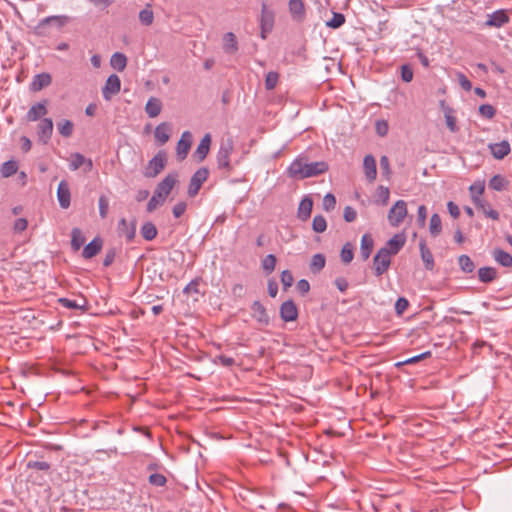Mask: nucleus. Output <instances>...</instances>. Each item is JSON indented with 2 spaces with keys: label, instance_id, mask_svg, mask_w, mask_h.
<instances>
[{
  "label": "nucleus",
  "instance_id": "nucleus-24",
  "mask_svg": "<svg viewBox=\"0 0 512 512\" xmlns=\"http://www.w3.org/2000/svg\"><path fill=\"white\" fill-rule=\"evenodd\" d=\"M313 208V201L310 197H304L298 207L297 216L300 220L306 221L310 216Z\"/></svg>",
  "mask_w": 512,
  "mask_h": 512
},
{
  "label": "nucleus",
  "instance_id": "nucleus-54",
  "mask_svg": "<svg viewBox=\"0 0 512 512\" xmlns=\"http://www.w3.org/2000/svg\"><path fill=\"white\" fill-rule=\"evenodd\" d=\"M485 189V182L484 181H476L474 182L470 187L469 190L471 192V197L478 196L480 197Z\"/></svg>",
  "mask_w": 512,
  "mask_h": 512
},
{
  "label": "nucleus",
  "instance_id": "nucleus-48",
  "mask_svg": "<svg viewBox=\"0 0 512 512\" xmlns=\"http://www.w3.org/2000/svg\"><path fill=\"white\" fill-rule=\"evenodd\" d=\"M340 256H341L342 262L345 263V264H348V263H350L353 260L354 253H353V248L350 245V243H346L342 247Z\"/></svg>",
  "mask_w": 512,
  "mask_h": 512
},
{
  "label": "nucleus",
  "instance_id": "nucleus-43",
  "mask_svg": "<svg viewBox=\"0 0 512 512\" xmlns=\"http://www.w3.org/2000/svg\"><path fill=\"white\" fill-rule=\"evenodd\" d=\"M74 125L70 120H61L57 123V129L63 137H70L73 133Z\"/></svg>",
  "mask_w": 512,
  "mask_h": 512
},
{
  "label": "nucleus",
  "instance_id": "nucleus-12",
  "mask_svg": "<svg viewBox=\"0 0 512 512\" xmlns=\"http://www.w3.org/2000/svg\"><path fill=\"white\" fill-rule=\"evenodd\" d=\"M47 101L38 102L33 104L26 114V120L28 122H35L41 119L48 113Z\"/></svg>",
  "mask_w": 512,
  "mask_h": 512
},
{
  "label": "nucleus",
  "instance_id": "nucleus-59",
  "mask_svg": "<svg viewBox=\"0 0 512 512\" xmlns=\"http://www.w3.org/2000/svg\"><path fill=\"white\" fill-rule=\"evenodd\" d=\"M377 196H378L379 200L381 201L382 205H386L389 201V196H390L389 188L384 187V186H379L377 189Z\"/></svg>",
  "mask_w": 512,
  "mask_h": 512
},
{
  "label": "nucleus",
  "instance_id": "nucleus-13",
  "mask_svg": "<svg viewBox=\"0 0 512 512\" xmlns=\"http://www.w3.org/2000/svg\"><path fill=\"white\" fill-rule=\"evenodd\" d=\"M280 317L285 322H290L297 319L298 309L292 300H287L281 304Z\"/></svg>",
  "mask_w": 512,
  "mask_h": 512
},
{
  "label": "nucleus",
  "instance_id": "nucleus-35",
  "mask_svg": "<svg viewBox=\"0 0 512 512\" xmlns=\"http://www.w3.org/2000/svg\"><path fill=\"white\" fill-rule=\"evenodd\" d=\"M326 263V258L323 254L317 253L312 256L310 262V270L312 273H319L324 267Z\"/></svg>",
  "mask_w": 512,
  "mask_h": 512
},
{
  "label": "nucleus",
  "instance_id": "nucleus-37",
  "mask_svg": "<svg viewBox=\"0 0 512 512\" xmlns=\"http://www.w3.org/2000/svg\"><path fill=\"white\" fill-rule=\"evenodd\" d=\"M85 243V237L79 228H73L71 232V246L74 250H79Z\"/></svg>",
  "mask_w": 512,
  "mask_h": 512
},
{
  "label": "nucleus",
  "instance_id": "nucleus-33",
  "mask_svg": "<svg viewBox=\"0 0 512 512\" xmlns=\"http://www.w3.org/2000/svg\"><path fill=\"white\" fill-rule=\"evenodd\" d=\"M497 277V270L493 267H482L478 270V278L483 283H490Z\"/></svg>",
  "mask_w": 512,
  "mask_h": 512
},
{
  "label": "nucleus",
  "instance_id": "nucleus-64",
  "mask_svg": "<svg viewBox=\"0 0 512 512\" xmlns=\"http://www.w3.org/2000/svg\"><path fill=\"white\" fill-rule=\"evenodd\" d=\"M28 226V221L25 218H18L13 225V230L16 233L23 232Z\"/></svg>",
  "mask_w": 512,
  "mask_h": 512
},
{
  "label": "nucleus",
  "instance_id": "nucleus-42",
  "mask_svg": "<svg viewBox=\"0 0 512 512\" xmlns=\"http://www.w3.org/2000/svg\"><path fill=\"white\" fill-rule=\"evenodd\" d=\"M18 170L17 162L14 160H8L4 162L1 166V174L3 177L8 178L14 175Z\"/></svg>",
  "mask_w": 512,
  "mask_h": 512
},
{
  "label": "nucleus",
  "instance_id": "nucleus-29",
  "mask_svg": "<svg viewBox=\"0 0 512 512\" xmlns=\"http://www.w3.org/2000/svg\"><path fill=\"white\" fill-rule=\"evenodd\" d=\"M374 247V241L369 234H364L361 238L360 254L363 260H367Z\"/></svg>",
  "mask_w": 512,
  "mask_h": 512
},
{
  "label": "nucleus",
  "instance_id": "nucleus-19",
  "mask_svg": "<svg viewBox=\"0 0 512 512\" xmlns=\"http://www.w3.org/2000/svg\"><path fill=\"white\" fill-rule=\"evenodd\" d=\"M211 145V135L209 133L205 134L198 144L194 156L197 158L199 162H202L208 155L210 151Z\"/></svg>",
  "mask_w": 512,
  "mask_h": 512
},
{
  "label": "nucleus",
  "instance_id": "nucleus-23",
  "mask_svg": "<svg viewBox=\"0 0 512 512\" xmlns=\"http://www.w3.org/2000/svg\"><path fill=\"white\" fill-rule=\"evenodd\" d=\"M171 126L167 122L160 123L154 131L155 139L159 144H165L170 138Z\"/></svg>",
  "mask_w": 512,
  "mask_h": 512
},
{
  "label": "nucleus",
  "instance_id": "nucleus-21",
  "mask_svg": "<svg viewBox=\"0 0 512 512\" xmlns=\"http://www.w3.org/2000/svg\"><path fill=\"white\" fill-rule=\"evenodd\" d=\"M489 148L493 157L499 160L503 159L511 151L510 144L506 140H503L499 143L490 144Z\"/></svg>",
  "mask_w": 512,
  "mask_h": 512
},
{
  "label": "nucleus",
  "instance_id": "nucleus-25",
  "mask_svg": "<svg viewBox=\"0 0 512 512\" xmlns=\"http://www.w3.org/2000/svg\"><path fill=\"white\" fill-rule=\"evenodd\" d=\"M419 249H420L421 259L424 263V267L427 270H430V271L433 270L434 257L432 255L431 251L429 250V248L427 247L425 240L420 241Z\"/></svg>",
  "mask_w": 512,
  "mask_h": 512
},
{
  "label": "nucleus",
  "instance_id": "nucleus-16",
  "mask_svg": "<svg viewBox=\"0 0 512 512\" xmlns=\"http://www.w3.org/2000/svg\"><path fill=\"white\" fill-rule=\"evenodd\" d=\"M363 170L366 179L372 183L377 177V166L376 160L372 155H366L363 160Z\"/></svg>",
  "mask_w": 512,
  "mask_h": 512
},
{
  "label": "nucleus",
  "instance_id": "nucleus-56",
  "mask_svg": "<svg viewBox=\"0 0 512 512\" xmlns=\"http://www.w3.org/2000/svg\"><path fill=\"white\" fill-rule=\"evenodd\" d=\"M336 198L333 194L328 193L323 198V209L326 211H331L335 208Z\"/></svg>",
  "mask_w": 512,
  "mask_h": 512
},
{
  "label": "nucleus",
  "instance_id": "nucleus-20",
  "mask_svg": "<svg viewBox=\"0 0 512 512\" xmlns=\"http://www.w3.org/2000/svg\"><path fill=\"white\" fill-rule=\"evenodd\" d=\"M289 11L292 19L297 22H302L305 18V6L302 0H290Z\"/></svg>",
  "mask_w": 512,
  "mask_h": 512
},
{
  "label": "nucleus",
  "instance_id": "nucleus-5",
  "mask_svg": "<svg viewBox=\"0 0 512 512\" xmlns=\"http://www.w3.org/2000/svg\"><path fill=\"white\" fill-rule=\"evenodd\" d=\"M391 264V255L387 247H382L378 250L374 257L373 268L376 276H381L385 273Z\"/></svg>",
  "mask_w": 512,
  "mask_h": 512
},
{
  "label": "nucleus",
  "instance_id": "nucleus-36",
  "mask_svg": "<svg viewBox=\"0 0 512 512\" xmlns=\"http://www.w3.org/2000/svg\"><path fill=\"white\" fill-rule=\"evenodd\" d=\"M110 64L114 69L123 71L127 65V58L124 54L116 52L112 55Z\"/></svg>",
  "mask_w": 512,
  "mask_h": 512
},
{
  "label": "nucleus",
  "instance_id": "nucleus-32",
  "mask_svg": "<svg viewBox=\"0 0 512 512\" xmlns=\"http://www.w3.org/2000/svg\"><path fill=\"white\" fill-rule=\"evenodd\" d=\"M261 30L263 32H269L272 30L273 27V14L267 10V7L265 4L262 6V13H261Z\"/></svg>",
  "mask_w": 512,
  "mask_h": 512
},
{
  "label": "nucleus",
  "instance_id": "nucleus-44",
  "mask_svg": "<svg viewBox=\"0 0 512 512\" xmlns=\"http://www.w3.org/2000/svg\"><path fill=\"white\" fill-rule=\"evenodd\" d=\"M85 162H86V158L81 153H78V152L73 153L70 156L69 168L72 171H75V170L79 169L81 166H83Z\"/></svg>",
  "mask_w": 512,
  "mask_h": 512
},
{
  "label": "nucleus",
  "instance_id": "nucleus-57",
  "mask_svg": "<svg viewBox=\"0 0 512 512\" xmlns=\"http://www.w3.org/2000/svg\"><path fill=\"white\" fill-rule=\"evenodd\" d=\"M409 302L404 297H399L395 303V312L397 315H402L408 308Z\"/></svg>",
  "mask_w": 512,
  "mask_h": 512
},
{
  "label": "nucleus",
  "instance_id": "nucleus-18",
  "mask_svg": "<svg viewBox=\"0 0 512 512\" xmlns=\"http://www.w3.org/2000/svg\"><path fill=\"white\" fill-rule=\"evenodd\" d=\"M57 199L59 205L63 209H67L70 206L71 194L68 183L66 181H61L57 188Z\"/></svg>",
  "mask_w": 512,
  "mask_h": 512
},
{
  "label": "nucleus",
  "instance_id": "nucleus-7",
  "mask_svg": "<svg viewBox=\"0 0 512 512\" xmlns=\"http://www.w3.org/2000/svg\"><path fill=\"white\" fill-rule=\"evenodd\" d=\"M407 215V205L403 200H398L388 212V221L393 227L403 222Z\"/></svg>",
  "mask_w": 512,
  "mask_h": 512
},
{
  "label": "nucleus",
  "instance_id": "nucleus-55",
  "mask_svg": "<svg viewBox=\"0 0 512 512\" xmlns=\"http://www.w3.org/2000/svg\"><path fill=\"white\" fill-rule=\"evenodd\" d=\"M479 113L487 118V119H491L494 117L495 113H496V110L495 108L490 105V104H483L479 107Z\"/></svg>",
  "mask_w": 512,
  "mask_h": 512
},
{
  "label": "nucleus",
  "instance_id": "nucleus-9",
  "mask_svg": "<svg viewBox=\"0 0 512 512\" xmlns=\"http://www.w3.org/2000/svg\"><path fill=\"white\" fill-rule=\"evenodd\" d=\"M38 141L42 144H47L53 133V121L51 118H43L37 125Z\"/></svg>",
  "mask_w": 512,
  "mask_h": 512
},
{
  "label": "nucleus",
  "instance_id": "nucleus-50",
  "mask_svg": "<svg viewBox=\"0 0 512 512\" xmlns=\"http://www.w3.org/2000/svg\"><path fill=\"white\" fill-rule=\"evenodd\" d=\"M345 23V17L341 13H333V17L326 24L328 27L336 29Z\"/></svg>",
  "mask_w": 512,
  "mask_h": 512
},
{
  "label": "nucleus",
  "instance_id": "nucleus-58",
  "mask_svg": "<svg viewBox=\"0 0 512 512\" xmlns=\"http://www.w3.org/2000/svg\"><path fill=\"white\" fill-rule=\"evenodd\" d=\"M375 129H376V133L383 137V136H386L387 133H388V130H389V126H388V123L387 121L385 120H377L376 123H375Z\"/></svg>",
  "mask_w": 512,
  "mask_h": 512
},
{
  "label": "nucleus",
  "instance_id": "nucleus-49",
  "mask_svg": "<svg viewBox=\"0 0 512 512\" xmlns=\"http://www.w3.org/2000/svg\"><path fill=\"white\" fill-rule=\"evenodd\" d=\"M99 215L102 219H105L108 215L109 199L105 195H101L98 200Z\"/></svg>",
  "mask_w": 512,
  "mask_h": 512
},
{
  "label": "nucleus",
  "instance_id": "nucleus-26",
  "mask_svg": "<svg viewBox=\"0 0 512 512\" xmlns=\"http://www.w3.org/2000/svg\"><path fill=\"white\" fill-rule=\"evenodd\" d=\"M404 244L405 237L401 234H396L391 239L388 240L384 247L388 248V252L390 255H395L400 251Z\"/></svg>",
  "mask_w": 512,
  "mask_h": 512
},
{
  "label": "nucleus",
  "instance_id": "nucleus-2",
  "mask_svg": "<svg viewBox=\"0 0 512 512\" xmlns=\"http://www.w3.org/2000/svg\"><path fill=\"white\" fill-rule=\"evenodd\" d=\"M234 151V141L231 137L222 139L216 154L217 169L223 177H228L234 169L231 162V155Z\"/></svg>",
  "mask_w": 512,
  "mask_h": 512
},
{
  "label": "nucleus",
  "instance_id": "nucleus-14",
  "mask_svg": "<svg viewBox=\"0 0 512 512\" xmlns=\"http://www.w3.org/2000/svg\"><path fill=\"white\" fill-rule=\"evenodd\" d=\"M117 231L119 236L125 237L127 242H131L136 235V224L135 222L128 223L125 218H122L118 222Z\"/></svg>",
  "mask_w": 512,
  "mask_h": 512
},
{
  "label": "nucleus",
  "instance_id": "nucleus-39",
  "mask_svg": "<svg viewBox=\"0 0 512 512\" xmlns=\"http://www.w3.org/2000/svg\"><path fill=\"white\" fill-rule=\"evenodd\" d=\"M58 302L65 308L68 309H81L84 310L87 305V301L83 298L81 303L76 300H71L68 298H60Z\"/></svg>",
  "mask_w": 512,
  "mask_h": 512
},
{
  "label": "nucleus",
  "instance_id": "nucleus-31",
  "mask_svg": "<svg viewBox=\"0 0 512 512\" xmlns=\"http://www.w3.org/2000/svg\"><path fill=\"white\" fill-rule=\"evenodd\" d=\"M492 256L494 260L502 265L503 267H511L512 266V255L502 249H494L492 252Z\"/></svg>",
  "mask_w": 512,
  "mask_h": 512
},
{
  "label": "nucleus",
  "instance_id": "nucleus-63",
  "mask_svg": "<svg viewBox=\"0 0 512 512\" xmlns=\"http://www.w3.org/2000/svg\"><path fill=\"white\" fill-rule=\"evenodd\" d=\"M186 208H187V204L184 201L178 202L176 205H174V207L172 209V213H173L174 217H176V218L181 217L185 213Z\"/></svg>",
  "mask_w": 512,
  "mask_h": 512
},
{
  "label": "nucleus",
  "instance_id": "nucleus-17",
  "mask_svg": "<svg viewBox=\"0 0 512 512\" xmlns=\"http://www.w3.org/2000/svg\"><path fill=\"white\" fill-rule=\"evenodd\" d=\"M509 21V17L504 10H497L487 15L485 25L489 27L500 28Z\"/></svg>",
  "mask_w": 512,
  "mask_h": 512
},
{
  "label": "nucleus",
  "instance_id": "nucleus-1",
  "mask_svg": "<svg viewBox=\"0 0 512 512\" xmlns=\"http://www.w3.org/2000/svg\"><path fill=\"white\" fill-rule=\"evenodd\" d=\"M325 161L310 162L306 155H299L288 167V176L294 179H306L324 174L328 171Z\"/></svg>",
  "mask_w": 512,
  "mask_h": 512
},
{
  "label": "nucleus",
  "instance_id": "nucleus-15",
  "mask_svg": "<svg viewBox=\"0 0 512 512\" xmlns=\"http://www.w3.org/2000/svg\"><path fill=\"white\" fill-rule=\"evenodd\" d=\"M252 316L253 318L262 326H267L270 323L269 316L265 307L259 301H254L252 306Z\"/></svg>",
  "mask_w": 512,
  "mask_h": 512
},
{
  "label": "nucleus",
  "instance_id": "nucleus-51",
  "mask_svg": "<svg viewBox=\"0 0 512 512\" xmlns=\"http://www.w3.org/2000/svg\"><path fill=\"white\" fill-rule=\"evenodd\" d=\"M139 20L142 24L148 26L153 23L154 15L152 10L150 9H143L139 12Z\"/></svg>",
  "mask_w": 512,
  "mask_h": 512
},
{
  "label": "nucleus",
  "instance_id": "nucleus-28",
  "mask_svg": "<svg viewBox=\"0 0 512 512\" xmlns=\"http://www.w3.org/2000/svg\"><path fill=\"white\" fill-rule=\"evenodd\" d=\"M223 49L225 53L234 54L238 50V42L236 36L232 32H227L223 36Z\"/></svg>",
  "mask_w": 512,
  "mask_h": 512
},
{
  "label": "nucleus",
  "instance_id": "nucleus-10",
  "mask_svg": "<svg viewBox=\"0 0 512 512\" xmlns=\"http://www.w3.org/2000/svg\"><path fill=\"white\" fill-rule=\"evenodd\" d=\"M121 81L118 75L111 74L102 88L103 98L109 101L113 95L117 94L120 91Z\"/></svg>",
  "mask_w": 512,
  "mask_h": 512
},
{
  "label": "nucleus",
  "instance_id": "nucleus-3",
  "mask_svg": "<svg viewBox=\"0 0 512 512\" xmlns=\"http://www.w3.org/2000/svg\"><path fill=\"white\" fill-rule=\"evenodd\" d=\"M177 182L175 174H168L161 182L158 183L156 189L147 204V211L153 212L157 207L164 204L167 196L171 193Z\"/></svg>",
  "mask_w": 512,
  "mask_h": 512
},
{
  "label": "nucleus",
  "instance_id": "nucleus-38",
  "mask_svg": "<svg viewBox=\"0 0 512 512\" xmlns=\"http://www.w3.org/2000/svg\"><path fill=\"white\" fill-rule=\"evenodd\" d=\"M509 182L501 175H494L489 181V187L495 191H502L507 188Z\"/></svg>",
  "mask_w": 512,
  "mask_h": 512
},
{
  "label": "nucleus",
  "instance_id": "nucleus-45",
  "mask_svg": "<svg viewBox=\"0 0 512 512\" xmlns=\"http://www.w3.org/2000/svg\"><path fill=\"white\" fill-rule=\"evenodd\" d=\"M276 266V257L273 254H268L262 260V268L266 274H270L274 271Z\"/></svg>",
  "mask_w": 512,
  "mask_h": 512
},
{
  "label": "nucleus",
  "instance_id": "nucleus-6",
  "mask_svg": "<svg viewBox=\"0 0 512 512\" xmlns=\"http://www.w3.org/2000/svg\"><path fill=\"white\" fill-rule=\"evenodd\" d=\"M166 165V154L163 151H159L148 163L145 168L144 175L147 178L156 177Z\"/></svg>",
  "mask_w": 512,
  "mask_h": 512
},
{
  "label": "nucleus",
  "instance_id": "nucleus-47",
  "mask_svg": "<svg viewBox=\"0 0 512 512\" xmlns=\"http://www.w3.org/2000/svg\"><path fill=\"white\" fill-rule=\"evenodd\" d=\"M278 80H279V74L277 72H274V71L268 72L266 75V78H265V88L267 90H273L276 87Z\"/></svg>",
  "mask_w": 512,
  "mask_h": 512
},
{
  "label": "nucleus",
  "instance_id": "nucleus-8",
  "mask_svg": "<svg viewBox=\"0 0 512 512\" xmlns=\"http://www.w3.org/2000/svg\"><path fill=\"white\" fill-rule=\"evenodd\" d=\"M208 175L209 170L205 167L199 168L192 175L187 191L189 197H195L198 194L201 185L207 180Z\"/></svg>",
  "mask_w": 512,
  "mask_h": 512
},
{
  "label": "nucleus",
  "instance_id": "nucleus-53",
  "mask_svg": "<svg viewBox=\"0 0 512 512\" xmlns=\"http://www.w3.org/2000/svg\"><path fill=\"white\" fill-rule=\"evenodd\" d=\"M148 481L153 486L162 487L166 484L167 479L162 474L154 473L149 476Z\"/></svg>",
  "mask_w": 512,
  "mask_h": 512
},
{
  "label": "nucleus",
  "instance_id": "nucleus-4",
  "mask_svg": "<svg viewBox=\"0 0 512 512\" xmlns=\"http://www.w3.org/2000/svg\"><path fill=\"white\" fill-rule=\"evenodd\" d=\"M67 22L66 16H49L44 19H42L37 26L34 29V32L38 36H47L49 35L50 31L48 27L50 25H55L56 27L60 28L64 26Z\"/></svg>",
  "mask_w": 512,
  "mask_h": 512
},
{
  "label": "nucleus",
  "instance_id": "nucleus-60",
  "mask_svg": "<svg viewBox=\"0 0 512 512\" xmlns=\"http://www.w3.org/2000/svg\"><path fill=\"white\" fill-rule=\"evenodd\" d=\"M401 78L404 82L408 83L413 79V70L409 65L401 66Z\"/></svg>",
  "mask_w": 512,
  "mask_h": 512
},
{
  "label": "nucleus",
  "instance_id": "nucleus-22",
  "mask_svg": "<svg viewBox=\"0 0 512 512\" xmlns=\"http://www.w3.org/2000/svg\"><path fill=\"white\" fill-rule=\"evenodd\" d=\"M102 239L99 237L94 238L83 249L82 256L85 259H91L96 256L102 248Z\"/></svg>",
  "mask_w": 512,
  "mask_h": 512
},
{
  "label": "nucleus",
  "instance_id": "nucleus-40",
  "mask_svg": "<svg viewBox=\"0 0 512 512\" xmlns=\"http://www.w3.org/2000/svg\"><path fill=\"white\" fill-rule=\"evenodd\" d=\"M458 264H459L460 269L464 273H471L475 269L474 262L471 260V258L468 255H465V254L460 255L458 257Z\"/></svg>",
  "mask_w": 512,
  "mask_h": 512
},
{
  "label": "nucleus",
  "instance_id": "nucleus-61",
  "mask_svg": "<svg viewBox=\"0 0 512 512\" xmlns=\"http://www.w3.org/2000/svg\"><path fill=\"white\" fill-rule=\"evenodd\" d=\"M294 281L293 275L289 270H284L281 273V283L283 284L284 288H289L292 286Z\"/></svg>",
  "mask_w": 512,
  "mask_h": 512
},
{
  "label": "nucleus",
  "instance_id": "nucleus-52",
  "mask_svg": "<svg viewBox=\"0 0 512 512\" xmlns=\"http://www.w3.org/2000/svg\"><path fill=\"white\" fill-rule=\"evenodd\" d=\"M27 468L29 469H35V470H41V471H49L51 468V465L46 461H28L27 462Z\"/></svg>",
  "mask_w": 512,
  "mask_h": 512
},
{
  "label": "nucleus",
  "instance_id": "nucleus-41",
  "mask_svg": "<svg viewBox=\"0 0 512 512\" xmlns=\"http://www.w3.org/2000/svg\"><path fill=\"white\" fill-rule=\"evenodd\" d=\"M429 231L433 237L438 236L442 231L441 218L436 213L430 218Z\"/></svg>",
  "mask_w": 512,
  "mask_h": 512
},
{
  "label": "nucleus",
  "instance_id": "nucleus-46",
  "mask_svg": "<svg viewBox=\"0 0 512 512\" xmlns=\"http://www.w3.org/2000/svg\"><path fill=\"white\" fill-rule=\"evenodd\" d=\"M327 228L326 219L322 215H316L312 221V229L316 233H323Z\"/></svg>",
  "mask_w": 512,
  "mask_h": 512
},
{
  "label": "nucleus",
  "instance_id": "nucleus-11",
  "mask_svg": "<svg viewBox=\"0 0 512 512\" xmlns=\"http://www.w3.org/2000/svg\"><path fill=\"white\" fill-rule=\"evenodd\" d=\"M192 145V134L189 131H184L181 135L180 140L177 143L176 155L179 161H183L191 148Z\"/></svg>",
  "mask_w": 512,
  "mask_h": 512
},
{
  "label": "nucleus",
  "instance_id": "nucleus-34",
  "mask_svg": "<svg viewBox=\"0 0 512 512\" xmlns=\"http://www.w3.org/2000/svg\"><path fill=\"white\" fill-rule=\"evenodd\" d=\"M140 233L146 241H151L157 236V228L152 222H145L141 226Z\"/></svg>",
  "mask_w": 512,
  "mask_h": 512
},
{
  "label": "nucleus",
  "instance_id": "nucleus-30",
  "mask_svg": "<svg viewBox=\"0 0 512 512\" xmlns=\"http://www.w3.org/2000/svg\"><path fill=\"white\" fill-rule=\"evenodd\" d=\"M162 103L158 98L151 97L145 105V112L150 118H155L161 113Z\"/></svg>",
  "mask_w": 512,
  "mask_h": 512
},
{
  "label": "nucleus",
  "instance_id": "nucleus-62",
  "mask_svg": "<svg viewBox=\"0 0 512 512\" xmlns=\"http://www.w3.org/2000/svg\"><path fill=\"white\" fill-rule=\"evenodd\" d=\"M427 209L424 205H420L417 211V222L419 226L424 227L426 224Z\"/></svg>",
  "mask_w": 512,
  "mask_h": 512
},
{
  "label": "nucleus",
  "instance_id": "nucleus-27",
  "mask_svg": "<svg viewBox=\"0 0 512 512\" xmlns=\"http://www.w3.org/2000/svg\"><path fill=\"white\" fill-rule=\"evenodd\" d=\"M52 78L48 73H41L34 76L31 88L34 91H40L51 84Z\"/></svg>",
  "mask_w": 512,
  "mask_h": 512
}]
</instances>
